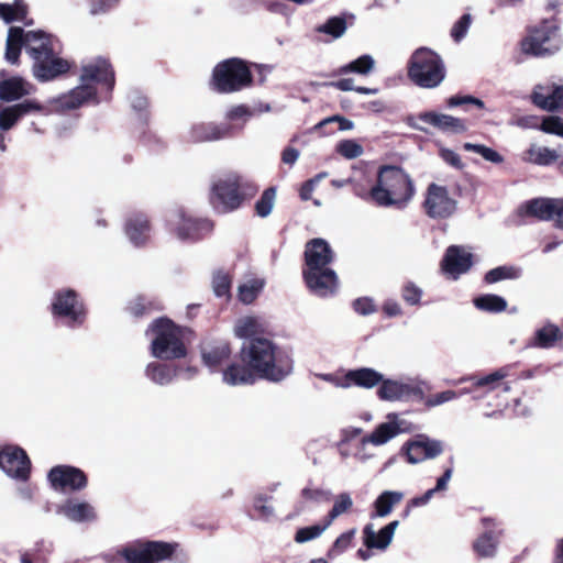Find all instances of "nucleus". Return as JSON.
Masks as SVG:
<instances>
[{
    "label": "nucleus",
    "mask_w": 563,
    "mask_h": 563,
    "mask_svg": "<svg viewBox=\"0 0 563 563\" xmlns=\"http://www.w3.org/2000/svg\"><path fill=\"white\" fill-rule=\"evenodd\" d=\"M113 84L114 75L110 64L102 57H96L81 65L79 84L68 92L48 99L45 104L26 100L15 106L21 115L31 111H40L45 114L71 111L90 101L98 102V87L111 90Z\"/></svg>",
    "instance_id": "nucleus-1"
},
{
    "label": "nucleus",
    "mask_w": 563,
    "mask_h": 563,
    "mask_svg": "<svg viewBox=\"0 0 563 563\" xmlns=\"http://www.w3.org/2000/svg\"><path fill=\"white\" fill-rule=\"evenodd\" d=\"M242 362L258 378L280 383L294 371L291 354L269 338H253L241 347Z\"/></svg>",
    "instance_id": "nucleus-2"
},
{
    "label": "nucleus",
    "mask_w": 563,
    "mask_h": 563,
    "mask_svg": "<svg viewBox=\"0 0 563 563\" xmlns=\"http://www.w3.org/2000/svg\"><path fill=\"white\" fill-rule=\"evenodd\" d=\"M415 195L410 176L400 167L385 165L378 169L377 181L372 187V202L378 207H404Z\"/></svg>",
    "instance_id": "nucleus-3"
},
{
    "label": "nucleus",
    "mask_w": 563,
    "mask_h": 563,
    "mask_svg": "<svg viewBox=\"0 0 563 563\" xmlns=\"http://www.w3.org/2000/svg\"><path fill=\"white\" fill-rule=\"evenodd\" d=\"M151 335L150 351L155 358L163 361L179 360L187 356V340L190 331L176 325L167 318L154 320L147 329Z\"/></svg>",
    "instance_id": "nucleus-4"
},
{
    "label": "nucleus",
    "mask_w": 563,
    "mask_h": 563,
    "mask_svg": "<svg viewBox=\"0 0 563 563\" xmlns=\"http://www.w3.org/2000/svg\"><path fill=\"white\" fill-rule=\"evenodd\" d=\"M57 41L43 31H24L22 27L12 26L9 29L5 43V59L11 64L19 62L21 49L24 48L32 60L45 54Z\"/></svg>",
    "instance_id": "nucleus-5"
},
{
    "label": "nucleus",
    "mask_w": 563,
    "mask_h": 563,
    "mask_svg": "<svg viewBox=\"0 0 563 563\" xmlns=\"http://www.w3.org/2000/svg\"><path fill=\"white\" fill-rule=\"evenodd\" d=\"M408 77L419 87H438L445 77L443 62L433 51L420 47L410 57Z\"/></svg>",
    "instance_id": "nucleus-6"
},
{
    "label": "nucleus",
    "mask_w": 563,
    "mask_h": 563,
    "mask_svg": "<svg viewBox=\"0 0 563 563\" xmlns=\"http://www.w3.org/2000/svg\"><path fill=\"white\" fill-rule=\"evenodd\" d=\"M255 188L244 181L236 174H228L212 185L211 202L222 212L233 211L242 205L247 196H252Z\"/></svg>",
    "instance_id": "nucleus-7"
},
{
    "label": "nucleus",
    "mask_w": 563,
    "mask_h": 563,
    "mask_svg": "<svg viewBox=\"0 0 563 563\" xmlns=\"http://www.w3.org/2000/svg\"><path fill=\"white\" fill-rule=\"evenodd\" d=\"M212 82L219 92L230 93L247 87L252 82V75L242 59L230 58L214 67Z\"/></svg>",
    "instance_id": "nucleus-8"
},
{
    "label": "nucleus",
    "mask_w": 563,
    "mask_h": 563,
    "mask_svg": "<svg viewBox=\"0 0 563 563\" xmlns=\"http://www.w3.org/2000/svg\"><path fill=\"white\" fill-rule=\"evenodd\" d=\"M169 231L180 241L196 242L208 235L213 224L210 220L195 218L183 209L170 212L167 217Z\"/></svg>",
    "instance_id": "nucleus-9"
},
{
    "label": "nucleus",
    "mask_w": 563,
    "mask_h": 563,
    "mask_svg": "<svg viewBox=\"0 0 563 563\" xmlns=\"http://www.w3.org/2000/svg\"><path fill=\"white\" fill-rule=\"evenodd\" d=\"M560 46L558 26L553 21H543L540 25L531 29L521 42L522 52L533 56L553 54L560 49Z\"/></svg>",
    "instance_id": "nucleus-10"
},
{
    "label": "nucleus",
    "mask_w": 563,
    "mask_h": 563,
    "mask_svg": "<svg viewBox=\"0 0 563 563\" xmlns=\"http://www.w3.org/2000/svg\"><path fill=\"white\" fill-rule=\"evenodd\" d=\"M178 543L164 541H137L122 548L119 554L128 563H155L169 559Z\"/></svg>",
    "instance_id": "nucleus-11"
},
{
    "label": "nucleus",
    "mask_w": 563,
    "mask_h": 563,
    "mask_svg": "<svg viewBox=\"0 0 563 563\" xmlns=\"http://www.w3.org/2000/svg\"><path fill=\"white\" fill-rule=\"evenodd\" d=\"M388 421L378 424L375 430L362 438L360 446L355 452V457L361 462H366L372 459V454L366 452V445L373 444L375 446L384 445L400 433L409 431V423L400 419L397 413H389Z\"/></svg>",
    "instance_id": "nucleus-12"
},
{
    "label": "nucleus",
    "mask_w": 563,
    "mask_h": 563,
    "mask_svg": "<svg viewBox=\"0 0 563 563\" xmlns=\"http://www.w3.org/2000/svg\"><path fill=\"white\" fill-rule=\"evenodd\" d=\"M422 208L430 219L444 220L455 213L457 201L450 195L445 186L431 183L424 192Z\"/></svg>",
    "instance_id": "nucleus-13"
},
{
    "label": "nucleus",
    "mask_w": 563,
    "mask_h": 563,
    "mask_svg": "<svg viewBox=\"0 0 563 563\" xmlns=\"http://www.w3.org/2000/svg\"><path fill=\"white\" fill-rule=\"evenodd\" d=\"M51 311L54 318L64 320L69 327L82 324L85 309L77 292L73 289H60L53 296Z\"/></svg>",
    "instance_id": "nucleus-14"
},
{
    "label": "nucleus",
    "mask_w": 563,
    "mask_h": 563,
    "mask_svg": "<svg viewBox=\"0 0 563 563\" xmlns=\"http://www.w3.org/2000/svg\"><path fill=\"white\" fill-rule=\"evenodd\" d=\"M0 468L11 478L26 481L31 472V461L26 452L13 444L0 450Z\"/></svg>",
    "instance_id": "nucleus-15"
},
{
    "label": "nucleus",
    "mask_w": 563,
    "mask_h": 563,
    "mask_svg": "<svg viewBox=\"0 0 563 563\" xmlns=\"http://www.w3.org/2000/svg\"><path fill=\"white\" fill-rule=\"evenodd\" d=\"M70 62L60 57L57 46L33 60V76L42 82L54 80L70 69Z\"/></svg>",
    "instance_id": "nucleus-16"
},
{
    "label": "nucleus",
    "mask_w": 563,
    "mask_h": 563,
    "mask_svg": "<svg viewBox=\"0 0 563 563\" xmlns=\"http://www.w3.org/2000/svg\"><path fill=\"white\" fill-rule=\"evenodd\" d=\"M483 532L473 541L472 549L479 559H493L497 555L504 529L493 518L482 519Z\"/></svg>",
    "instance_id": "nucleus-17"
},
{
    "label": "nucleus",
    "mask_w": 563,
    "mask_h": 563,
    "mask_svg": "<svg viewBox=\"0 0 563 563\" xmlns=\"http://www.w3.org/2000/svg\"><path fill=\"white\" fill-rule=\"evenodd\" d=\"M521 211L541 221L553 220L555 227L563 230V199L536 198L527 201Z\"/></svg>",
    "instance_id": "nucleus-18"
},
{
    "label": "nucleus",
    "mask_w": 563,
    "mask_h": 563,
    "mask_svg": "<svg viewBox=\"0 0 563 563\" xmlns=\"http://www.w3.org/2000/svg\"><path fill=\"white\" fill-rule=\"evenodd\" d=\"M379 399L386 401H404L411 398H421L422 388L412 379H384L377 390Z\"/></svg>",
    "instance_id": "nucleus-19"
},
{
    "label": "nucleus",
    "mask_w": 563,
    "mask_h": 563,
    "mask_svg": "<svg viewBox=\"0 0 563 563\" xmlns=\"http://www.w3.org/2000/svg\"><path fill=\"white\" fill-rule=\"evenodd\" d=\"M383 374L369 367H362L349 371L342 379H336L330 374L322 375L321 377L333 383L340 388H350L352 386L371 389L377 385L380 386L383 382Z\"/></svg>",
    "instance_id": "nucleus-20"
},
{
    "label": "nucleus",
    "mask_w": 563,
    "mask_h": 563,
    "mask_svg": "<svg viewBox=\"0 0 563 563\" xmlns=\"http://www.w3.org/2000/svg\"><path fill=\"white\" fill-rule=\"evenodd\" d=\"M308 289L317 297L327 298L338 290V276L331 267L302 271Z\"/></svg>",
    "instance_id": "nucleus-21"
},
{
    "label": "nucleus",
    "mask_w": 563,
    "mask_h": 563,
    "mask_svg": "<svg viewBox=\"0 0 563 563\" xmlns=\"http://www.w3.org/2000/svg\"><path fill=\"white\" fill-rule=\"evenodd\" d=\"M48 481L55 490H80L87 486V477L77 467L58 465L48 473Z\"/></svg>",
    "instance_id": "nucleus-22"
},
{
    "label": "nucleus",
    "mask_w": 563,
    "mask_h": 563,
    "mask_svg": "<svg viewBox=\"0 0 563 563\" xmlns=\"http://www.w3.org/2000/svg\"><path fill=\"white\" fill-rule=\"evenodd\" d=\"M401 451L410 464H418L428 459H434L443 452L442 442L419 435L415 441L407 442Z\"/></svg>",
    "instance_id": "nucleus-23"
},
{
    "label": "nucleus",
    "mask_w": 563,
    "mask_h": 563,
    "mask_svg": "<svg viewBox=\"0 0 563 563\" xmlns=\"http://www.w3.org/2000/svg\"><path fill=\"white\" fill-rule=\"evenodd\" d=\"M509 375V367H500L485 376H470V377H462L459 380L454 382V384H460L464 382H472L474 390L482 389L483 393L478 395L476 398H483L487 396L488 394L497 390L501 387L504 393H509L511 390V386L503 382L507 376Z\"/></svg>",
    "instance_id": "nucleus-24"
},
{
    "label": "nucleus",
    "mask_w": 563,
    "mask_h": 563,
    "mask_svg": "<svg viewBox=\"0 0 563 563\" xmlns=\"http://www.w3.org/2000/svg\"><path fill=\"white\" fill-rule=\"evenodd\" d=\"M152 224L148 217L143 212H134L126 217L124 222V234L129 242L136 246H145L152 238Z\"/></svg>",
    "instance_id": "nucleus-25"
},
{
    "label": "nucleus",
    "mask_w": 563,
    "mask_h": 563,
    "mask_svg": "<svg viewBox=\"0 0 563 563\" xmlns=\"http://www.w3.org/2000/svg\"><path fill=\"white\" fill-rule=\"evenodd\" d=\"M334 260V253L330 244L323 239H312L306 244L303 271L327 268Z\"/></svg>",
    "instance_id": "nucleus-26"
},
{
    "label": "nucleus",
    "mask_w": 563,
    "mask_h": 563,
    "mask_svg": "<svg viewBox=\"0 0 563 563\" xmlns=\"http://www.w3.org/2000/svg\"><path fill=\"white\" fill-rule=\"evenodd\" d=\"M57 515L75 523H89L97 519L95 507L79 498H68L56 509Z\"/></svg>",
    "instance_id": "nucleus-27"
},
{
    "label": "nucleus",
    "mask_w": 563,
    "mask_h": 563,
    "mask_svg": "<svg viewBox=\"0 0 563 563\" xmlns=\"http://www.w3.org/2000/svg\"><path fill=\"white\" fill-rule=\"evenodd\" d=\"M472 266V254L462 246H450L442 261V268L453 279L459 278Z\"/></svg>",
    "instance_id": "nucleus-28"
},
{
    "label": "nucleus",
    "mask_w": 563,
    "mask_h": 563,
    "mask_svg": "<svg viewBox=\"0 0 563 563\" xmlns=\"http://www.w3.org/2000/svg\"><path fill=\"white\" fill-rule=\"evenodd\" d=\"M532 102L542 110L556 111L563 108V87L537 85L531 95Z\"/></svg>",
    "instance_id": "nucleus-29"
},
{
    "label": "nucleus",
    "mask_w": 563,
    "mask_h": 563,
    "mask_svg": "<svg viewBox=\"0 0 563 563\" xmlns=\"http://www.w3.org/2000/svg\"><path fill=\"white\" fill-rule=\"evenodd\" d=\"M398 526L399 521L394 520L376 532L374 525L367 523L363 529L364 545L367 549L386 550L390 545Z\"/></svg>",
    "instance_id": "nucleus-30"
},
{
    "label": "nucleus",
    "mask_w": 563,
    "mask_h": 563,
    "mask_svg": "<svg viewBox=\"0 0 563 563\" xmlns=\"http://www.w3.org/2000/svg\"><path fill=\"white\" fill-rule=\"evenodd\" d=\"M416 120L442 132L463 133L467 130L463 120L435 111L421 112L416 117Z\"/></svg>",
    "instance_id": "nucleus-31"
},
{
    "label": "nucleus",
    "mask_w": 563,
    "mask_h": 563,
    "mask_svg": "<svg viewBox=\"0 0 563 563\" xmlns=\"http://www.w3.org/2000/svg\"><path fill=\"white\" fill-rule=\"evenodd\" d=\"M232 128L227 123H198L190 130V139L194 142H211L225 139L231 135Z\"/></svg>",
    "instance_id": "nucleus-32"
},
{
    "label": "nucleus",
    "mask_w": 563,
    "mask_h": 563,
    "mask_svg": "<svg viewBox=\"0 0 563 563\" xmlns=\"http://www.w3.org/2000/svg\"><path fill=\"white\" fill-rule=\"evenodd\" d=\"M230 355V346L224 341L206 344L201 347L202 362L212 372L218 371Z\"/></svg>",
    "instance_id": "nucleus-33"
},
{
    "label": "nucleus",
    "mask_w": 563,
    "mask_h": 563,
    "mask_svg": "<svg viewBox=\"0 0 563 563\" xmlns=\"http://www.w3.org/2000/svg\"><path fill=\"white\" fill-rule=\"evenodd\" d=\"M33 90V85L22 77H10L0 81V100L7 102L19 100L24 96L31 95Z\"/></svg>",
    "instance_id": "nucleus-34"
},
{
    "label": "nucleus",
    "mask_w": 563,
    "mask_h": 563,
    "mask_svg": "<svg viewBox=\"0 0 563 563\" xmlns=\"http://www.w3.org/2000/svg\"><path fill=\"white\" fill-rule=\"evenodd\" d=\"M268 329V322L256 316L240 318L234 325V334L240 339L263 338L262 334Z\"/></svg>",
    "instance_id": "nucleus-35"
},
{
    "label": "nucleus",
    "mask_w": 563,
    "mask_h": 563,
    "mask_svg": "<svg viewBox=\"0 0 563 563\" xmlns=\"http://www.w3.org/2000/svg\"><path fill=\"white\" fill-rule=\"evenodd\" d=\"M562 339L560 328L553 323H545L536 330L533 336L527 343V347L551 349Z\"/></svg>",
    "instance_id": "nucleus-36"
},
{
    "label": "nucleus",
    "mask_w": 563,
    "mask_h": 563,
    "mask_svg": "<svg viewBox=\"0 0 563 563\" xmlns=\"http://www.w3.org/2000/svg\"><path fill=\"white\" fill-rule=\"evenodd\" d=\"M178 374V366L167 363L151 362L145 367V376L159 386L169 385Z\"/></svg>",
    "instance_id": "nucleus-37"
},
{
    "label": "nucleus",
    "mask_w": 563,
    "mask_h": 563,
    "mask_svg": "<svg viewBox=\"0 0 563 563\" xmlns=\"http://www.w3.org/2000/svg\"><path fill=\"white\" fill-rule=\"evenodd\" d=\"M256 375L251 367L243 364H231L222 374V379L227 385H250L256 380Z\"/></svg>",
    "instance_id": "nucleus-38"
},
{
    "label": "nucleus",
    "mask_w": 563,
    "mask_h": 563,
    "mask_svg": "<svg viewBox=\"0 0 563 563\" xmlns=\"http://www.w3.org/2000/svg\"><path fill=\"white\" fill-rule=\"evenodd\" d=\"M404 498V493L397 490H385L374 501V512L371 518L387 517L393 508Z\"/></svg>",
    "instance_id": "nucleus-39"
},
{
    "label": "nucleus",
    "mask_w": 563,
    "mask_h": 563,
    "mask_svg": "<svg viewBox=\"0 0 563 563\" xmlns=\"http://www.w3.org/2000/svg\"><path fill=\"white\" fill-rule=\"evenodd\" d=\"M375 67V59L373 56L365 54L358 58L339 67L334 75H346L354 73L361 76H366L373 71Z\"/></svg>",
    "instance_id": "nucleus-40"
},
{
    "label": "nucleus",
    "mask_w": 563,
    "mask_h": 563,
    "mask_svg": "<svg viewBox=\"0 0 563 563\" xmlns=\"http://www.w3.org/2000/svg\"><path fill=\"white\" fill-rule=\"evenodd\" d=\"M473 302L478 310L490 313H499L507 309L506 299L495 294L478 296Z\"/></svg>",
    "instance_id": "nucleus-41"
},
{
    "label": "nucleus",
    "mask_w": 563,
    "mask_h": 563,
    "mask_svg": "<svg viewBox=\"0 0 563 563\" xmlns=\"http://www.w3.org/2000/svg\"><path fill=\"white\" fill-rule=\"evenodd\" d=\"M522 276V268L515 265H503L488 271L484 280L487 284H495L506 279H518Z\"/></svg>",
    "instance_id": "nucleus-42"
},
{
    "label": "nucleus",
    "mask_w": 563,
    "mask_h": 563,
    "mask_svg": "<svg viewBox=\"0 0 563 563\" xmlns=\"http://www.w3.org/2000/svg\"><path fill=\"white\" fill-rule=\"evenodd\" d=\"M265 282L262 278H250L238 288V297L245 305L252 303L264 288Z\"/></svg>",
    "instance_id": "nucleus-43"
},
{
    "label": "nucleus",
    "mask_w": 563,
    "mask_h": 563,
    "mask_svg": "<svg viewBox=\"0 0 563 563\" xmlns=\"http://www.w3.org/2000/svg\"><path fill=\"white\" fill-rule=\"evenodd\" d=\"M558 157L559 155L554 150L549 147L531 146L527 151V156L525 159L537 165L548 166L554 163Z\"/></svg>",
    "instance_id": "nucleus-44"
},
{
    "label": "nucleus",
    "mask_w": 563,
    "mask_h": 563,
    "mask_svg": "<svg viewBox=\"0 0 563 563\" xmlns=\"http://www.w3.org/2000/svg\"><path fill=\"white\" fill-rule=\"evenodd\" d=\"M26 13V5L22 1H15L13 4L0 3V18L5 23L22 21Z\"/></svg>",
    "instance_id": "nucleus-45"
},
{
    "label": "nucleus",
    "mask_w": 563,
    "mask_h": 563,
    "mask_svg": "<svg viewBox=\"0 0 563 563\" xmlns=\"http://www.w3.org/2000/svg\"><path fill=\"white\" fill-rule=\"evenodd\" d=\"M463 148L467 152H474L481 155L485 161L494 163V164H500L504 162V157L494 148L488 147L483 144H475V143H464Z\"/></svg>",
    "instance_id": "nucleus-46"
},
{
    "label": "nucleus",
    "mask_w": 563,
    "mask_h": 563,
    "mask_svg": "<svg viewBox=\"0 0 563 563\" xmlns=\"http://www.w3.org/2000/svg\"><path fill=\"white\" fill-rule=\"evenodd\" d=\"M330 523L325 520L322 525H313L303 527L297 530L295 541L297 543H306L308 541L319 538L328 528Z\"/></svg>",
    "instance_id": "nucleus-47"
},
{
    "label": "nucleus",
    "mask_w": 563,
    "mask_h": 563,
    "mask_svg": "<svg viewBox=\"0 0 563 563\" xmlns=\"http://www.w3.org/2000/svg\"><path fill=\"white\" fill-rule=\"evenodd\" d=\"M320 33H325L334 38L341 37L346 31V21L340 16L329 19L324 24L317 29Z\"/></svg>",
    "instance_id": "nucleus-48"
},
{
    "label": "nucleus",
    "mask_w": 563,
    "mask_h": 563,
    "mask_svg": "<svg viewBox=\"0 0 563 563\" xmlns=\"http://www.w3.org/2000/svg\"><path fill=\"white\" fill-rule=\"evenodd\" d=\"M353 506V500L349 493H341L336 496L334 505L330 510L327 521L331 525L332 521L346 512Z\"/></svg>",
    "instance_id": "nucleus-49"
},
{
    "label": "nucleus",
    "mask_w": 563,
    "mask_h": 563,
    "mask_svg": "<svg viewBox=\"0 0 563 563\" xmlns=\"http://www.w3.org/2000/svg\"><path fill=\"white\" fill-rule=\"evenodd\" d=\"M336 152L346 159H354L363 155L364 148L355 140H343L338 143Z\"/></svg>",
    "instance_id": "nucleus-50"
},
{
    "label": "nucleus",
    "mask_w": 563,
    "mask_h": 563,
    "mask_svg": "<svg viewBox=\"0 0 563 563\" xmlns=\"http://www.w3.org/2000/svg\"><path fill=\"white\" fill-rule=\"evenodd\" d=\"M275 189L267 188L255 205L256 213L262 218L269 216L275 203Z\"/></svg>",
    "instance_id": "nucleus-51"
},
{
    "label": "nucleus",
    "mask_w": 563,
    "mask_h": 563,
    "mask_svg": "<svg viewBox=\"0 0 563 563\" xmlns=\"http://www.w3.org/2000/svg\"><path fill=\"white\" fill-rule=\"evenodd\" d=\"M21 117L22 115L15 104L0 108V130H10Z\"/></svg>",
    "instance_id": "nucleus-52"
},
{
    "label": "nucleus",
    "mask_w": 563,
    "mask_h": 563,
    "mask_svg": "<svg viewBox=\"0 0 563 563\" xmlns=\"http://www.w3.org/2000/svg\"><path fill=\"white\" fill-rule=\"evenodd\" d=\"M231 279L228 274L219 272L213 275L212 287L216 296L227 297L230 292Z\"/></svg>",
    "instance_id": "nucleus-53"
},
{
    "label": "nucleus",
    "mask_w": 563,
    "mask_h": 563,
    "mask_svg": "<svg viewBox=\"0 0 563 563\" xmlns=\"http://www.w3.org/2000/svg\"><path fill=\"white\" fill-rule=\"evenodd\" d=\"M472 23V16L468 13L463 14L453 25L451 35L455 42L465 37Z\"/></svg>",
    "instance_id": "nucleus-54"
},
{
    "label": "nucleus",
    "mask_w": 563,
    "mask_h": 563,
    "mask_svg": "<svg viewBox=\"0 0 563 563\" xmlns=\"http://www.w3.org/2000/svg\"><path fill=\"white\" fill-rule=\"evenodd\" d=\"M152 309H158V308L154 307V303L152 301H150L148 299H146L145 297H142V296L133 299L128 307V310L130 311V313L135 317H140Z\"/></svg>",
    "instance_id": "nucleus-55"
},
{
    "label": "nucleus",
    "mask_w": 563,
    "mask_h": 563,
    "mask_svg": "<svg viewBox=\"0 0 563 563\" xmlns=\"http://www.w3.org/2000/svg\"><path fill=\"white\" fill-rule=\"evenodd\" d=\"M540 129L545 133L563 137V119L560 117H547L543 119Z\"/></svg>",
    "instance_id": "nucleus-56"
},
{
    "label": "nucleus",
    "mask_w": 563,
    "mask_h": 563,
    "mask_svg": "<svg viewBox=\"0 0 563 563\" xmlns=\"http://www.w3.org/2000/svg\"><path fill=\"white\" fill-rule=\"evenodd\" d=\"M356 533V529H351L336 538L333 543L332 549L330 550V554H340L344 552L350 545Z\"/></svg>",
    "instance_id": "nucleus-57"
},
{
    "label": "nucleus",
    "mask_w": 563,
    "mask_h": 563,
    "mask_svg": "<svg viewBox=\"0 0 563 563\" xmlns=\"http://www.w3.org/2000/svg\"><path fill=\"white\" fill-rule=\"evenodd\" d=\"M401 296L407 303L415 306L420 302L422 289L409 282L404 286Z\"/></svg>",
    "instance_id": "nucleus-58"
},
{
    "label": "nucleus",
    "mask_w": 563,
    "mask_h": 563,
    "mask_svg": "<svg viewBox=\"0 0 563 563\" xmlns=\"http://www.w3.org/2000/svg\"><path fill=\"white\" fill-rule=\"evenodd\" d=\"M459 397V394L454 390H444V391H441V393H438L435 395H432L431 397H429L426 401V405L428 407H437V406H441L445 402H449L451 400H454Z\"/></svg>",
    "instance_id": "nucleus-59"
},
{
    "label": "nucleus",
    "mask_w": 563,
    "mask_h": 563,
    "mask_svg": "<svg viewBox=\"0 0 563 563\" xmlns=\"http://www.w3.org/2000/svg\"><path fill=\"white\" fill-rule=\"evenodd\" d=\"M449 108H455L463 104H473L479 109L484 108V102L473 96H452L446 101Z\"/></svg>",
    "instance_id": "nucleus-60"
},
{
    "label": "nucleus",
    "mask_w": 563,
    "mask_h": 563,
    "mask_svg": "<svg viewBox=\"0 0 563 563\" xmlns=\"http://www.w3.org/2000/svg\"><path fill=\"white\" fill-rule=\"evenodd\" d=\"M254 115V111L250 109L245 104H239L234 106L231 109L228 110L225 118L228 120L234 121V120H249L251 117Z\"/></svg>",
    "instance_id": "nucleus-61"
},
{
    "label": "nucleus",
    "mask_w": 563,
    "mask_h": 563,
    "mask_svg": "<svg viewBox=\"0 0 563 563\" xmlns=\"http://www.w3.org/2000/svg\"><path fill=\"white\" fill-rule=\"evenodd\" d=\"M354 310L362 316H368L376 311V306L373 299L368 297L357 298L353 301Z\"/></svg>",
    "instance_id": "nucleus-62"
},
{
    "label": "nucleus",
    "mask_w": 563,
    "mask_h": 563,
    "mask_svg": "<svg viewBox=\"0 0 563 563\" xmlns=\"http://www.w3.org/2000/svg\"><path fill=\"white\" fill-rule=\"evenodd\" d=\"M301 496L305 499H307V500H312V501H316V503H320V501L329 500L330 493L325 492V490H323L321 488L305 487L301 490Z\"/></svg>",
    "instance_id": "nucleus-63"
},
{
    "label": "nucleus",
    "mask_w": 563,
    "mask_h": 563,
    "mask_svg": "<svg viewBox=\"0 0 563 563\" xmlns=\"http://www.w3.org/2000/svg\"><path fill=\"white\" fill-rule=\"evenodd\" d=\"M254 509L263 519H269L274 516V508L267 504V499L263 496H257L254 499Z\"/></svg>",
    "instance_id": "nucleus-64"
}]
</instances>
